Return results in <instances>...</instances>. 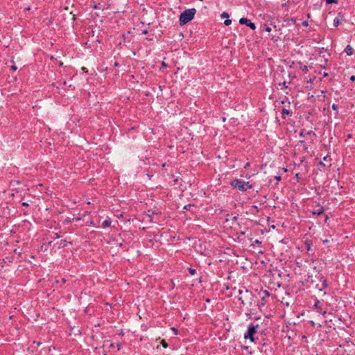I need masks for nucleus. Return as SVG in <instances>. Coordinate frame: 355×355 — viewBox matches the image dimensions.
Instances as JSON below:
<instances>
[{
    "label": "nucleus",
    "mask_w": 355,
    "mask_h": 355,
    "mask_svg": "<svg viewBox=\"0 0 355 355\" xmlns=\"http://www.w3.org/2000/svg\"><path fill=\"white\" fill-rule=\"evenodd\" d=\"M304 279L301 278L298 282L299 288L302 289H309L311 291L323 292V295L326 294L324 291L329 287L327 277L320 271H318L315 275H304Z\"/></svg>",
    "instance_id": "nucleus-1"
},
{
    "label": "nucleus",
    "mask_w": 355,
    "mask_h": 355,
    "mask_svg": "<svg viewBox=\"0 0 355 355\" xmlns=\"http://www.w3.org/2000/svg\"><path fill=\"white\" fill-rule=\"evenodd\" d=\"M288 276V274L281 272L278 269L270 270L269 274L266 275V277L268 278L269 287L271 289L277 290L282 286L283 280H285Z\"/></svg>",
    "instance_id": "nucleus-2"
},
{
    "label": "nucleus",
    "mask_w": 355,
    "mask_h": 355,
    "mask_svg": "<svg viewBox=\"0 0 355 355\" xmlns=\"http://www.w3.org/2000/svg\"><path fill=\"white\" fill-rule=\"evenodd\" d=\"M196 10L194 8H188L182 12L179 16V24L184 26L191 21L195 17Z\"/></svg>",
    "instance_id": "nucleus-3"
},
{
    "label": "nucleus",
    "mask_w": 355,
    "mask_h": 355,
    "mask_svg": "<svg viewBox=\"0 0 355 355\" xmlns=\"http://www.w3.org/2000/svg\"><path fill=\"white\" fill-rule=\"evenodd\" d=\"M260 325L259 324H255L254 322H251L247 329V331L244 334L243 338L245 339L250 340L252 343H256L258 340V338L255 337V334L257 332L258 329L259 328Z\"/></svg>",
    "instance_id": "nucleus-4"
},
{
    "label": "nucleus",
    "mask_w": 355,
    "mask_h": 355,
    "mask_svg": "<svg viewBox=\"0 0 355 355\" xmlns=\"http://www.w3.org/2000/svg\"><path fill=\"white\" fill-rule=\"evenodd\" d=\"M237 293H238L239 295H240L239 297V300H240L241 302V304L243 305L245 304V300H250V304H252V301H254L255 302L254 300L257 298L253 295L252 291H248L247 289H245V291H243V289H239L237 291Z\"/></svg>",
    "instance_id": "nucleus-5"
},
{
    "label": "nucleus",
    "mask_w": 355,
    "mask_h": 355,
    "mask_svg": "<svg viewBox=\"0 0 355 355\" xmlns=\"http://www.w3.org/2000/svg\"><path fill=\"white\" fill-rule=\"evenodd\" d=\"M230 185L233 189H237L244 192L245 181L241 179H234L230 182Z\"/></svg>",
    "instance_id": "nucleus-6"
},
{
    "label": "nucleus",
    "mask_w": 355,
    "mask_h": 355,
    "mask_svg": "<svg viewBox=\"0 0 355 355\" xmlns=\"http://www.w3.org/2000/svg\"><path fill=\"white\" fill-rule=\"evenodd\" d=\"M239 24L241 25H245L249 27L251 30L254 31L256 29V25L252 22L250 19L246 17H242L239 19Z\"/></svg>",
    "instance_id": "nucleus-7"
},
{
    "label": "nucleus",
    "mask_w": 355,
    "mask_h": 355,
    "mask_svg": "<svg viewBox=\"0 0 355 355\" xmlns=\"http://www.w3.org/2000/svg\"><path fill=\"white\" fill-rule=\"evenodd\" d=\"M68 245H71V242L68 241L66 239H62L59 242L55 243L54 246L57 245V249H60L67 247Z\"/></svg>",
    "instance_id": "nucleus-8"
},
{
    "label": "nucleus",
    "mask_w": 355,
    "mask_h": 355,
    "mask_svg": "<svg viewBox=\"0 0 355 355\" xmlns=\"http://www.w3.org/2000/svg\"><path fill=\"white\" fill-rule=\"evenodd\" d=\"M324 214V208L323 207H318V209H315V210H313L311 211V214L313 216H320L322 214Z\"/></svg>",
    "instance_id": "nucleus-9"
},
{
    "label": "nucleus",
    "mask_w": 355,
    "mask_h": 355,
    "mask_svg": "<svg viewBox=\"0 0 355 355\" xmlns=\"http://www.w3.org/2000/svg\"><path fill=\"white\" fill-rule=\"evenodd\" d=\"M315 135V133L312 130L307 131L305 129H302L299 133L300 137H305L307 135Z\"/></svg>",
    "instance_id": "nucleus-10"
},
{
    "label": "nucleus",
    "mask_w": 355,
    "mask_h": 355,
    "mask_svg": "<svg viewBox=\"0 0 355 355\" xmlns=\"http://www.w3.org/2000/svg\"><path fill=\"white\" fill-rule=\"evenodd\" d=\"M293 112L290 111L289 110H287L286 108H283L282 110V117L285 119L287 116H291Z\"/></svg>",
    "instance_id": "nucleus-11"
},
{
    "label": "nucleus",
    "mask_w": 355,
    "mask_h": 355,
    "mask_svg": "<svg viewBox=\"0 0 355 355\" xmlns=\"http://www.w3.org/2000/svg\"><path fill=\"white\" fill-rule=\"evenodd\" d=\"M112 219L110 217H107V218L102 223L101 227L103 228L108 227L111 225Z\"/></svg>",
    "instance_id": "nucleus-12"
},
{
    "label": "nucleus",
    "mask_w": 355,
    "mask_h": 355,
    "mask_svg": "<svg viewBox=\"0 0 355 355\" xmlns=\"http://www.w3.org/2000/svg\"><path fill=\"white\" fill-rule=\"evenodd\" d=\"M344 51L347 53V55H352L353 54V51H354V49L352 47V46H350L349 44H348Z\"/></svg>",
    "instance_id": "nucleus-13"
},
{
    "label": "nucleus",
    "mask_w": 355,
    "mask_h": 355,
    "mask_svg": "<svg viewBox=\"0 0 355 355\" xmlns=\"http://www.w3.org/2000/svg\"><path fill=\"white\" fill-rule=\"evenodd\" d=\"M306 250L309 252L312 250V242L310 240H306L304 242Z\"/></svg>",
    "instance_id": "nucleus-14"
},
{
    "label": "nucleus",
    "mask_w": 355,
    "mask_h": 355,
    "mask_svg": "<svg viewBox=\"0 0 355 355\" xmlns=\"http://www.w3.org/2000/svg\"><path fill=\"white\" fill-rule=\"evenodd\" d=\"M319 165L323 167L324 170L328 169L331 166V163H329L327 164L326 163H324L322 161H320Z\"/></svg>",
    "instance_id": "nucleus-15"
},
{
    "label": "nucleus",
    "mask_w": 355,
    "mask_h": 355,
    "mask_svg": "<svg viewBox=\"0 0 355 355\" xmlns=\"http://www.w3.org/2000/svg\"><path fill=\"white\" fill-rule=\"evenodd\" d=\"M298 65H299L300 69L302 71H305V72H306V71H309V69H308V67H307V66H306V65H304V64H302V62H298Z\"/></svg>",
    "instance_id": "nucleus-16"
},
{
    "label": "nucleus",
    "mask_w": 355,
    "mask_h": 355,
    "mask_svg": "<svg viewBox=\"0 0 355 355\" xmlns=\"http://www.w3.org/2000/svg\"><path fill=\"white\" fill-rule=\"evenodd\" d=\"M331 108L336 111V114H335V117H337L338 115V105L337 104H335L334 103L332 105H331Z\"/></svg>",
    "instance_id": "nucleus-17"
},
{
    "label": "nucleus",
    "mask_w": 355,
    "mask_h": 355,
    "mask_svg": "<svg viewBox=\"0 0 355 355\" xmlns=\"http://www.w3.org/2000/svg\"><path fill=\"white\" fill-rule=\"evenodd\" d=\"M62 85L64 86H67L69 89H71V90H74L76 89L75 86L72 85H68L67 84V81H63L62 82Z\"/></svg>",
    "instance_id": "nucleus-18"
},
{
    "label": "nucleus",
    "mask_w": 355,
    "mask_h": 355,
    "mask_svg": "<svg viewBox=\"0 0 355 355\" xmlns=\"http://www.w3.org/2000/svg\"><path fill=\"white\" fill-rule=\"evenodd\" d=\"M252 185L250 184V182H245L244 191H246L248 189H252Z\"/></svg>",
    "instance_id": "nucleus-19"
},
{
    "label": "nucleus",
    "mask_w": 355,
    "mask_h": 355,
    "mask_svg": "<svg viewBox=\"0 0 355 355\" xmlns=\"http://www.w3.org/2000/svg\"><path fill=\"white\" fill-rule=\"evenodd\" d=\"M340 20H339L338 19L335 18L334 19V24H334V27H338L340 25Z\"/></svg>",
    "instance_id": "nucleus-20"
},
{
    "label": "nucleus",
    "mask_w": 355,
    "mask_h": 355,
    "mask_svg": "<svg viewBox=\"0 0 355 355\" xmlns=\"http://www.w3.org/2000/svg\"><path fill=\"white\" fill-rule=\"evenodd\" d=\"M160 344L162 345L164 348H167L168 345L164 339L161 340Z\"/></svg>",
    "instance_id": "nucleus-21"
},
{
    "label": "nucleus",
    "mask_w": 355,
    "mask_h": 355,
    "mask_svg": "<svg viewBox=\"0 0 355 355\" xmlns=\"http://www.w3.org/2000/svg\"><path fill=\"white\" fill-rule=\"evenodd\" d=\"M302 175L300 173H296L295 175V179L296 180L297 182H299L300 181V180L302 179Z\"/></svg>",
    "instance_id": "nucleus-22"
},
{
    "label": "nucleus",
    "mask_w": 355,
    "mask_h": 355,
    "mask_svg": "<svg viewBox=\"0 0 355 355\" xmlns=\"http://www.w3.org/2000/svg\"><path fill=\"white\" fill-rule=\"evenodd\" d=\"M188 270H189V272L190 273V275H194L196 274V270L194 268H189Z\"/></svg>",
    "instance_id": "nucleus-23"
},
{
    "label": "nucleus",
    "mask_w": 355,
    "mask_h": 355,
    "mask_svg": "<svg viewBox=\"0 0 355 355\" xmlns=\"http://www.w3.org/2000/svg\"><path fill=\"white\" fill-rule=\"evenodd\" d=\"M12 65L10 66V68L13 71H16L17 69V67L15 65V62L14 60H11Z\"/></svg>",
    "instance_id": "nucleus-24"
},
{
    "label": "nucleus",
    "mask_w": 355,
    "mask_h": 355,
    "mask_svg": "<svg viewBox=\"0 0 355 355\" xmlns=\"http://www.w3.org/2000/svg\"><path fill=\"white\" fill-rule=\"evenodd\" d=\"M285 21H286L288 24H289V21H291L293 24H295L296 19L291 18V19H286Z\"/></svg>",
    "instance_id": "nucleus-25"
},
{
    "label": "nucleus",
    "mask_w": 355,
    "mask_h": 355,
    "mask_svg": "<svg viewBox=\"0 0 355 355\" xmlns=\"http://www.w3.org/2000/svg\"><path fill=\"white\" fill-rule=\"evenodd\" d=\"M336 18L341 21L344 19V15L342 12H338Z\"/></svg>",
    "instance_id": "nucleus-26"
},
{
    "label": "nucleus",
    "mask_w": 355,
    "mask_h": 355,
    "mask_svg": "<svg viewBox=\"0 0 355 355\" xmlns=\"http://www.w3.org/2000/svg\"><path fill=\"white\" fill-rule=\"evenodd\" d=\"M338 3V0H326L327 4Z\"/></svg>",
    "instance_id": "nucleus-27"
},
{
    "label": "nucleus",
    "mask_w": 355,
    "mask_h": 355,
    "mask_svg": "<svg viewBox=\"0 0 355 355\" xmlns=\"http://www.w3.org/2000/svg\"><path fill=\"white\" fill-rule=\"evenodd\" d=\"M154 214H158V212L152 211L151 214H148V216L150 218V221H153V216Z\"/></svg>",
    "instance_id": "nucleus-28"
},
{
    "label": "nucleus",
    "mask_w": 355,
    "mask_h": 355,
    "mask_svg": "<svg viewBox=\"0 0 355 355\" xmlns=\"http://www.w3.org/2000/svg\"><path fill=\"white\" fill-rule=\"evenodd\" d=\"M220 17L221 18H229V14L227 12H223L221 15H220Z\"/></svg>",
    "instance_id": "nucleus-29"
},
{
    "label": "nucleus",
    "mask_w": 355,
    "mask_h": 355,
    "mask_svg": "<svg viewBox=\"0 0 355 355\" xmlns=\"http://www.w3.org/2000/svg\"><path fill=\"white\" fill-rule=\"evenodd\" d=\"M231 23H232V20H231V19H228V18H227V19L225 20V21H224V24H225V26H229V25H230V24H231Z\"/></svg>",
    "instance_id": "nucleus-30"
},
{
    "label": "nucleus",
    "mask_w": 355,
    "mask_h": 355,
    "mask_svg": "<svg viewBox=\"0 0 355 355\" xmlns=\"http://www.w3.org/2000/svg\"><path fill=\"white\" fill-rule=\"evenodd\" d=\"M279 85H282L283 88L286 89L288 87L287 83L286 81L283 82L282 83H279Z\"/></svg>",
    "instance_id": "nucleus-31"
},
{
    "label": "nucleus",
    "mask_w": 355,
    "mask_h": 355,
    "mask_svg": "<svg viewBox=\"0 0 355 355\" xmlns=\"http://www.w3.org/2000/svg\"><path fill=\"white\" fill-rule=\"evenodd\" d=\"M265 299H266L265 296H263L261 297V306H265V304H266V300Z\"/></svg>",
    "instance_id": "nucleus-32"
},
{
    "label": "nucleus",
    "mask_w": 355,
    "mask_h": 355,
    "mask_svg": "<svg viewBox=\"0 0 355 355\" xmlns=\"http://www.w3.org/2000/svg\"><path fill=\"white\" fill-rule=\"evenodd\" d=\"M275 179L277 182H279V181H280V180H282V177H281V175H279V174H278V175H275Z\"/></svg>",
    "instance_id": "nucleus-33"
},
{
    "label": "nucleus",
    "mask_w": 355,
    "mask_h": 355,
    "mask_svg": "<svg viewBox=\"0 0 355 355\" xmlns=\"http://www.w3.org/2000/svg\"><path fill=\"white\" fill-rule=\"evenodd\" d=\"M302 26H303L304 27H307L309 26V22L307 21H303L302 22Z\"/></svg>",
    "instance_id": "nucleus-34"
},
{
    "label": "nucleus",
    "mask_w": 355,
    "mask_h": 355,
    "mask_svg": "<svg viewBox=\"0 0 355 355\" xmlns=\"http://www.w3.org/2000/svg\"><path fill=\"white\" fill-rule=\"evenodd\" d=\"M265 26V28H264V30L267 32H270L271 31V28L268 26L266 24L264 25Z\"/></svg>",
    "instance_id": "nucleus-35"
},
{
    "label": "nucleus",
    "mask_w": 355,
    "mask_h": 355,
    "mask_svg": "<svg viewBox=\"0 0 355 355\" xmlns=\"http://www.w3.org/2000/svg\"><path fill=\"white\" fill-rule=\"evenodd\" d=\"M171 330L174 332V334H175V335H178V329H176L175 327H172V328H171Z\"/></svg>",
    "instance_id": "nucleus-36"
},
{
    "label": "nucleus",
    "mask_w": 355,
    "mask_h": 355,
    "mask_svg": "<svg viewBox=\"0 0 355 355\" xmlns=\"http://www.w3.org/2000/svg\"><path fill=\"white\" fill-rule=\"evenodd\" d=\"M121 346H122V345H121V343H118L116 344V347H117V350H118V351L121 350Z\"/></svg>",
    "instance_id": "nucleus-37"
},
{
    "label": "nucleus",
    "mask_w": 355,
    "mask_h": 355,
    "mask_svg": "<svg viewBox=\"0 0 355 355\" xmlns=\"http://www.w3.org/2000/svg\"><path fill=\"white\" fill-rule=\"evenodd\" d=\"M319 304H320V301L317 300L314 304V306L318 309V308H319Z\"/></svg>",
    "instance_id": "nucleus-38"
},
{
    "label": "nucleus",
    "mask_w": 355,
    "mask_h": 355,
    "mask_svg": "<svg viewBox=\"0 0 355 355\" xmlns=\"http://www.w3.org/2000/svg\"><path fill=\"white\" fill-rule=\"evenodd\" d=\"M263 293H264V295H263V296H265V297H269V296H270V293H269V292H268V291H265L263 292Z\"/></svg>",
    "instance_id": "nucleus-39"
},
{
    "label": "nucleus",
    "mask_w": 355,
    "mask_h": 355,
    "mask_svg": "<svg viewBox=\"0 0 355 355\" xmlns=\"http://www.w3.org/2000/svg\"><path fill=\"white\" fill-rule=\"evenodd\" d=\"M81 70H82L84 73H87V72H88L87 69L86 67H83L81 68Z\"/></svg>",
    "instance_id": "nucleus-40"
},
{
    "label": "nucleus",
    "mask_w": 355,
    "mask_h": 355,
    "mask_svg": "<svg viewBox=\"0 0 355 355\" xmlns=\"http://www.w3.org/2000/svg\"><path fill=\"white\" fill-rule=\"evenodd\" d=\"M349 80L352 82L355 81V76L352 75L350 76Z\"/></svg>",
    "instance_id": "nucleus-41"
},
{
    "label": "nucleus",
    "mask_w": 355,
    "mask_h": 355,
    "mask_svg": "<svg viewBox=\"0 0 355 355\" xmlns=\"http://www.w3.org/2000/svg\"><path fill=\"white\" fill-rule=\"evenodd\" d=\"M21 205L24 206V207H28L29 206V204L26 202H23L21 203Z\"/></svg>",
    "instance_id": "nucleus-42"
},
{
    "label": "nucleus",
    "mask_w": 355,
    "mask_h": 355,
    "mask_svg": "<svg viewBox=\"0 0 355 355\" xmlns=\"http://www.w3.org/2000/svg\"><path fill=\"white\" fill-rule=\"evenodd\" d=\"M33 344H36L37 345H42V342L34 340Z\"/></svg>",
    "instance_id": "nucleus-43"
},
{
    "label": "nucleus",
    "mask_w": 355,
    "mask_h": 355,
    "mask_svg": "<svg viewBox=\"0 0 355 355\" xmlns=\"http://www.w3.org/2000/svg\"><path fill=\"white\" fill-rule=\"evenodd\" d=\"M148 33V30L144 29L142 31L141 34L143 35H147Z\"/></svg>",
    "instance_id": "nucleus-44"
},
{
    "label": "nucleus",
    "mask_w": 355,
    "mask_h": 355,
    "mask_svg": "<svg viewBox=\"0 0 355 355\" xmlns=\"http://www.w3.org/2000/svg\"><path fill=\"white\" fill-rule=\"evenodd\" d=\"M347 139H352L353 137L352 134H347L346 135Z\"/></svg>",
    "instance_id": "nucleus-45"
},
{
    "label": "nucleus",
    "mask_w": 355,
    "mask_h": 355,
    "mask_svg": "<svg viewBox=\"0 0 355 355\" xmlns=\"http://www.w3.org/2000/svg\"><path fill=\"white\" fill-rule=\"evenodd\" d=\"M329 219V217L327 215H325L324 220V223H327Z\"/></svg>",
    "instance_id": "nucleus-46"
},
{
    "label": "nucleus",
    "mask_w": 355,
    "mask_h": 355,
    "mask_svg": "<svg viewBox=\"0 0 355 355\" xmlns=\"http://www.w3.org/2000/svg\"><path fill=\"white\" fill-rule=\"evenodd\" d=\"M241 349H245V350H248V346H245V345H242L241 346Z\"/></svg>",
    "instance_id": "nucleus-47"
},
{
    "label": "nucleus",
    "mask_w": 355,
    "mask_h": 355,
    "mask_svg": "<svg viewBox=\"0 0 355 355\" xmlns=\"http://www.w3.org/2000/svg\"><path fill=\"white\" fill-rule=\"evenodd\" d=\"M238 218H239V217H238V216H234V217L232 218V220H233V221H236V220H238Z\"/></svg>",
    "instance_id": "nucleus-48"
},
{
    "label": "nucleus",
    "mask_w": 355,
    "mask_h": 355,
    "mask_svg": "<svg viewBox=\"0 0 355 355\" xmlns=\"http://www.w3.org/2000/svg\"><path fill=\"white\" fill-rule=\"evenodd\" d=\"M254 243L260 245L261 243V242L260 241H259L258 239H256L254 241Z\"/></svg>",
    "instance_id": "nucleus-49"
},
{
    "label": "nucleus",
    "mask_w": 355,
    "mask_h": 355,
    "mask_svg": "<svg viewBox=\"0 0 355 355\" xmlns=\"http://www.w3.org/2000/svg\"><path fill=\"white\" fill-rule=\"evenodd\" d=\"M60 237V236L59 235V234L58 233H55V237L54 239H59Z\"/></svg>",
    "instance_id": "nucleus-50"
},
{
    "label": "nucleus",
    "mask_w": 355,
    "mask_h": 355,
    "mask_svg": "<svg viewBox=\"0 0 355 355\" xmlns=\"http://www.w3.org/2000/svg\"><path fill=\"white\" fill-rule=\"evenodd\" d=\"M113 66H114V67H119V64L117 62H115L114 63Z\"/></svg>",
    "instance_id": "nucleus-51"
},
{
    "label": "nucleus",
    "mask_w": 355,
    "mask_h": 355,
    "mask_svg": "<svg viewBox=\"0 0 355 355\" xmlns=\"http://www.w3.org/2000/svg\"><path fill=\"white\" fill-rule=\"evenodd\" d=\"M249 166H250V162H247V163L245 164L244 168H247Z\"/></svg>",
    "instance_id": "nucleus-52"
},
{
    "label": "nucleus",
    "mask_w": 355,
    "mask_h": 355,
    "mask_svg": "<svg viewBox=\"0 0 355 355\" xmlns=\"http://www.w3.org/2000/svg\"><path fill=\"white\" fill-rule=\"evenodd\" d=\"M315 206L318 207H322L319 202H315Z\"/></svg>",
    "instance_id": "nucleus-53"
},
{
    "label": "nucleus",
    "mask_w": 355,
    "mask_h": 355,
    "mask_svg": "<svg viewBox=\"0 0 355 355\" xmlns=\"http://www.w3.org/2000/svg\"><path fill=\"white\" fill-rule=\"evenodd\" d=\"M113 347H114V343H111L110 345V348H113Z\"/></svg>",
    "instance_id": "nucleus-54"
},
{
    "label": "nucleus",
    "mask_w": 355,
    "mask_h": 355,
    "mask_svg": "<svg viewBox=\"0 0 355 355\" xmlns=\"http://www.w3.org/2000/svg\"><path fill=\"white\" fill-rule=\"evenodd\" d=\"M52 243H53V241H49V242L46 243V245H51L52 244Z\"/></svg>",
    "instance_id": "nucleus-55"
},
{
    "label": "nucleus",
    "mask_w": 355,
    "mask_h": 355,
    "mask_svg": "<svg viewBox=\"0 0 355 355\" xmlns=\"http://www.w3.org/2000/svg\"><path fill=\"white\" fill-rule=\"evenodd\" d=\"M252 207L257 211H258V207L257 205H253Z\"/></svg>",
    "instance_id": "nucleus-56"
},
{
    "label": "nucleus",
    "mask_w": 355,
    "mask_h": 355,
    "mask_svg": "<svg viewBox=\"0 0 355 355\" xmlns=\"http://www.w3.org/2000/svg\"><path fill=\"white\" fill-rule=\"evenodd\" d=\"M327 157H328V155L324 156V157H323V160H324V161H327Z\"/></svg>",
    "instance_id": "nucleus-57"
},
{
    "label": "nucleus",
    "mask_w": 355,
    "mask_h": 355,
    "mask_svg": "<svg viewBox=\"0 0 355 355\" xmlns=\"http://www.w3.org/2000/svg\"><path fill=\"white\" fill-rule=\"evenodd\" d=\"M299 142H300L301 144H304V143H305V141H304V140H300Z\"/></svg>",
    "instance_id": "nucleus-58"
},
{
    "label": "nucleus",
    "mask_w": 355,
    "mask_h": 355,
    "mask_svg": "<svg viewBox=\"0 0 355 355\" xmlns=\"http://www.w3.org/2000/svg\"><path fill=\"white\" fill-rule=\"evenodd\" d=\"M328 76V73H326V72H324V74H323V76H324V77H326V76Z\"/></svg>",
    "instance_id": "nucleus-59"
},
{
    "label": "nucleus",
    "mask_w": 355,
    "mask_h": 355,
    "mask_svg": "<svg viewBox=\"0 0 355 355\" xmlns=\"http://www.w3.org/2000/svg\"><path fill=\"white\" fill-rule=\"evenodd\" d=\"M222 121H223V122H225V121H226V118H225V117H224V116H223V117H222Z\"/></svg>",
    "instance_id": "nucleus-60"
},
{
    "label": "nucleus",
    "mask_w": 355,
    "mask_h": 355,
    "mask_svg": "<svg viewBox=\"0 0 355 355\" xmlns=\"http://www.w3.org/2000/svg\"><path fill=\"white\" fill-rule=\"evenodd\" d=\"M62 66H63V63L62 62H60L59 67H62Z\"/></svg>",
    "instance_id": "nucleus-61"
},
{
    "label": "nucleus",
    "mask_w": 355,
    "mask_h": 355,
    "mask_svg": "<svg viewBox=\"0 0 355 355\" xmlns=\"http://www.w3.org/2000/svg\"><path fill=\"white\" fill-rule=\"evenodd\" d=\"M69 222H71L70 220H65L64 223H69Z\"/></svg>",
    "instance_id": "nucleus-62"
},
{
    "label": "nucleus",
    "mask_w": 355,
    "mask_h": 355,
    "mask_svg": "<svg viewBox=\"0 0 355 355\" xmlns=\"http://www.w3.org/2000/svg\"><path fill=\"white\" fill-rule=\"evenodd\" d=\"M93 8H94V9H97V8H98V7H97V6H96V5H94V6H93Z\"/></svg>",
    "instance_id": "nucleus-63"
},
{
    "label": "nucleus",
    "mask_w": 355,
    "mask_h": 355,
    "mask_svg": "<svg viewBox=\"0 0 355 355\" xmlns=\"http://www.w3.org/2000/svg\"><path fill=\"white\" fill-rule=\"evenodd\" d=\"M119 247H121H121H123V243H120L119 244Z\"/></svg>",
    "instance_id": "nucleus-64"
}]
</instances>
